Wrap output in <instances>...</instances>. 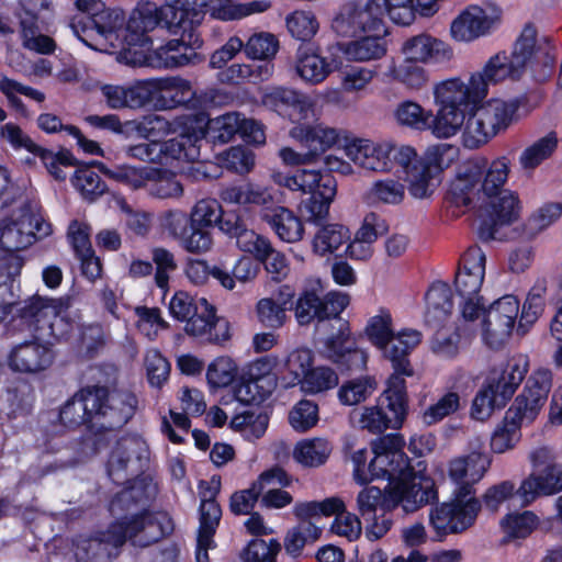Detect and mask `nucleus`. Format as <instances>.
Instances as JSON below:
<instances>
[{
    "label": "nucleus",
    "instance_id": "obj_63",
    "mask_svg": "<svg viewBox=\"0 0 562 562\" xmlns=\"http://www.w3.org/2000/svg\"><path fill=\"white\" fill-rule=\"evenodd\" d=\"M214 318V307L204 297H200V308L186 322L184 331L189 336L207 341Z\"/></svg>",
    "mask_w": 562,
    "mask_h": 562
},
{
    "label": "nucleus",
    "instance_id": "obj_26",
    "mask_svg": "<svg viewBox=\"0 0 562 562\" xmlns=\"http://www.w3.org/2000/svg\"><path fill=\"white\" fill-rule=\"evenodd\" d=\"M293 67L296 76L305 85L318 86L331 74L340 70L342 59L334 49L323 55L312 46H300L295 53Z\"/></svg>",
    "mask_w": 562,
    "mask_h": 562
},
{
    "label": "nucleus",
    "instance_id": "obj_23",
    "mask_svg": "<svg viewBox=\"0 0 562 562\" xmlns=\"http://www.w3.org/2000/svg\"><path fill=\"white\" fill-rule=\"evenodd\" d=\"M400 145L391 140H373L370 138H346L342 145L345 156L355 167L369 172H389L392 169V159Z\"/></svg>",
    "mask_w": 562,
    "mask_h": 562
},
{
    "label": "nucleus",
    "instance_id": "obj_2",
    "mask_svg": "<svg viewBox=\"0 0 562 562\" xmlns=\"http://www.w3.org/2000/svg\"><path fill=\"white\" fill-rule=\"evenodd\" d=\"M172 530L173 522L167 513L145 512L113 522L98 537L79 536L74 541V553L79 562H108L126 540L135 547H147Z\"/></svg>",
    "mask_w": 562,
    "mask_h": 562
},
{
    "label": "nucleus",
    "instance_id": "obj_45",
    "mask_svg": "<svg viewBox=\"0 0 562 562\" xmlns=\"http://www.w3.org/2000/svg\"><path fill=\"white\" fill-rule=\"evenodd\" d=\"M351 234L348 227L338 223L322 225L312 239V251L319 257H327L349 241Z\"/></svg>",
    "mask_w": 562,
    "mask_h": 562
},
{
    "label": "nucleus",
    "instance_id": "obj_15",
    "mask_svg": "<svg viewBox=\"0 0 562 562\" xmlns=\"http://www.w3.org/2000/svg\"><path fill=\"white\" fill-rule=\"evenodd\" d=\"M179 16V11L171 0H165L161 5L150 1L138 3L126 20V47L148 48L153 42L147 33L157 27L176 32Z\"/></svg>",
    "mask_w": 562,
    "mask_h": 562
},
{
    "label": "nucleus",
    "instance_id": "obj_29",
    "mask_svg": "<svg viewBox=\"0 0 562 562\" xmlns=\"http://www.w3.org/2000/svg\"><path fill=\"white\" fill-rule=\"evenodd\" d=\"M395 162L403 168L408 191L415 199H428L441 183V177L417 161V151L409 145H400Z\"/></svg>",
    "mask_w": 562,
    "mask_h": 562
},
{
    "label": "nucleus",
    "instance_id": "obj_17",
    "mask_svg": "<svg viewBox=\"0 0 562 562\" xmlns=\"http://www.w3.org/2000/svg\"><path fill=\"white\" fill-rule=\"evenodd\" d=\"M404 440L402 436L391 434L372 442L374 457L369 463L352 468V476L357 484L367 485L375 479H386L405 468Z\"/></svg>",
    "mask_w": 562,
    "mask_h": 562
},
{
    "label": "nucleus",
    "instance_id": "obj_40",
    "mask_svg": "<svg viewBox=\"0 0 562 562\" xmlns=\"http://www.w3.org/2000/svg\"><path fill=\"white\" fill-rule=\"evenodd\" d=\"M324 288L319 279L306 282L295 305V318L301 325L308 324L314 318H324Z\"/></svg>",
    "mask_w": 562,
    "mask_h": 562
},
{
    "label": "nucleus",
    "instance_id": "obj_1",
    "mask_svg": "<svg viewBox=\"0 0 562 562\" xmlns=\"http://www.w3.org/2000/svg\"><path fill=\"white\" fill-rule=\"evenodd\" d=\"M68 299L36 296L27 308L30 339L14 344L7 357L11 370L20 373H38L50 367L54 360L52 342L47 337H61L67 330L63 323L68 315Z\"/></svg>",
    "mask_w": 562,
    "mask_h": 562
},
{
    "label": "nucleus",
    "instance_id": "obj_55",
    "mask_svg": "<svg viewBox=\"0 0 562 562\" xmlns=\"http://www.w3.org/2000/svg\"><path fill=\"white\" fill-rule=\"evenodd\" d=\"M458 147L450 144H435L425 150L417 161L441 177V172L449 168L458 158Z\"/></svg>",
    "mask_w": 562,
    "mask_h": 562
},
{
    "label": "nucleus",
    "instance_id": "obj_28",
    "mask_svg": "<svg viewBox=\"0 0 562 562\" xmlns=\"http://www.w3.org/2000/svg\"><path fill=\"white\" fill-rule=\"evenodd\" d=\"M485 207L488 220L480 225L479 232L484 239L498 238V228L516 222L522 211V203L516 191L503 190L490 195Z\"/></svg>",
    "mask_w": 562,
    "mask_h": 562
},
{
    "label": "nucleus",
    "instance_id": "obj_21",
    "mask_svg": "<svg viewBox=\"0 0 562 562\" xmlns=\"http://www.w3.org/2000/svg\"><path fill=\"white\" fill-rule=\"evenodd\" d=\"M277 357L267 356L249 362L241 371L237 383L233 386V397L243 404L265 401L277 386L273 369Z\"/></svg>",
    "mask_w": 562,
    "mask_h": 562
},
{
    "label": "nucleus",
    "instance_id": "obj_31",
    "mask_svg": "<svg viewBox=\"0 0 562 562\" xmlns=\"http://www.w3.org/2000/svg\"><path fill=\"white\" fill-rule=\"evenodd\" d=\"M148 459V447L138 436H127L120 439L113 448L109 462L108 474L119 482L123 472H136L142 468L143 461Z\"/></svg>",
    "mask_w": 562,
    "mask_h": 562
},
{
    "label": "nucleus",
    "instance_id": "obj_20",
    "mask_svg": "<svg viewBox=\"0 0 562 562\" xmlns=\"http://www.w3.org/2000/svg\"><path fill=\"white\" fill-rule=\"evenodd\" d=\"M318 103V93L307 94L286 87L268 88L262 94L265 106L296 124H303V121L310 119H318L322 114Z\"/></svg>",
    "mask_w": 562,
    "mask_h": 562
},
{
    "label": "nucleus",
    "instance_id": "obj_18",
    "mask_svg": "<svg viewBox=\"0 0 562 562\" xmlns=\"http://www.w3.org/2000/svg\"><path fill=\"white\" fill-rule=\"evenodd\" d=\"M486 256L480 247H470L462 257V266L457 272L454 285L462 299V322H475L481 304L480 290L485 277Z\"/></svg>",
    "mask_w": 562,
    "mask_h": 562
},
{
    "label": "nucleus",
    "instance_id": "obj_5",
    "mask_svg": "<svg viewBox=\"0 0 562 562\" xmlns=\"http://www.w3.org/2000/svg\"><path fill=\"white\" fill-rule=\"evenodd\" d=\"M333 27L339 35L352 37L351 41L336 46L338 54L341 53L349 61L368 63L386 55L383 20L370 16L355 4L341 8L334 19Z\"/></svg>",
    "mask_w": 562,
    "mask_h": 562
},
{
    "label": "nucleus",
    "instance_id": "obj_41",
    "mask_svg": "<svg viewBox=\"0 0 562 562\" xmlns=\"http://www.w3.org/2000/svg\"><path fill=\"white\" fill-rule=\"evenodd\" d=\"M333 452V443L325 437L304 438L293 448L292 457L304 468L323 465Z\"/></svg>",
    "mask_w": 562,
    "mask_h": 562
},
{
    "label": "nucleus",
    "instance_id": "obj_56",
    "mask_svg": "<svg viewBox=\"0 0 562 562\" xmlns=\"http://www.w3.org/2000/svg\"><path fill=\"white\" fill-rule=\"evenodd\" d=\"M562 216V202H547L533 211L525 224L526 236L533 238Z\"/></svg>",
    "mask_w": 562,
    "mask_h": 562
},
{
    "label": "nucleus",
    "instance_id": "obj_57",
    "mask_svg": "<svg viewBox=\"0 0 562 562\" xmlns=\"http://www.w3.org/2000/svg\"><path fill=\"white\" fill-rule=\"evenodd\" d=\"M286 30L297 41H311L319 30L315 14L310 10H295L285 18Z\"/></svg>",
    "mask_w": 562,
    "mask_h": 562
},
{
    "label": "nucleus",
    "instance_id": "obj_48",
    "mask_svg": "<svg viewBox=\"0 0 562 562\" xmlns=\"http://www.w3.org/2000/svg\"><path fill=\"white\" fill-rule=\"evenodd\" d=\"M221 199L232 204L266 205L273 202L271 190L251 182L232 184L223 189Z\"/></svg>",
    "mask_w": 562,
    "mask_h": 562
},
{
    "label": "nucleus",
    "instance_id": "obj_39",
    "mask_svg": "<svg viewBox=\"0 0 562 562\" xmlns=\"http://www.w3.org/2000/svg\"><path fill=\"white\" fill-rule=\"evenodd\" d=\"M355 5L380 20L387 14L394 23L400 25H411L416 19L414 0H367L364 4Z\"/></svg>",
    "mask_w": 562,
    "mask_h": 562
},
{
    "label": "nucleus",
    "instance_id": "obj_42",
    "mask_svg": "<svg viewBox=\"0 0 562 562\" xmlns=\"http://www.w3.org/2000/svg\"><path fill=\"white\" fill-rule=\"evenodd\" d=\"M405 196V184L401 180L391 177L374 180L364 193L366 201L375 206H396L404 202Z\"/></svg>",
    "mask_w": 562,
    "mask_h": 562
},
{
    "label": "nucleus",
    "instance_id": "obj_49",
    "mask_svg": "<svg viewBox=\"0 0 562 562\" xmlns=\"http://www.w3.org/2000/svg\"><path fill=\"white\" fill-rule=\"evenodd\" d=\"M559 145L555 132H549L526 146L519 155L518 162L524 170L532 171L548 160Z\"/></svg>",
    "mask_w": 562,
    "mask_h": 562
},
{
    "label": "nucleus",
    "instance_id": "obj_11",
    "mask_svg": "<svg viewBox=\"0 0 562 562\" xmlns=\"http://www.w3.org/2000/svg\"><path fill=\"white\" fill-rule=\"evenodd\" d=\"M521 70L508 54L498 53L492 56L481 70L470 76H453L446 79L450 93L454 94V99L462 108L469 103L483 101L488 94L490 85L514 79L520 75Z\"/></svg>",
    "mask_w": 562,
    "mask_h": 562
},
{
    "label": "nucleus",
    "instance_id": "obj_58",
    "mask_svg": "<svg viewBox=\"0 0 562 562\" xmlns=\"http://www.w3.org/2000/svg\"><path fill=\"white\" fill-rule=\"evenodd\" d=\"M218 166L226 168L237 175L249 173L256 164V156L252 150L237 145L224 150L216 156Z\"/></svg>",
    "mask_w": 562,
    "mask_h": 562
},
{
    "label": "nucleus",
    "instance_id": "obj_33",
    "mask_svg": "<svg viewBox=\"0 0 562 562\" xmlns=\"http://www.w3.org/2000/svg\"><path fill=\"white\" fill-rule=\"evenodd\" d=\"M562 492V464L555 463L539 472H531L519 484L520 505L527 507L540 496Z\"/></svg>",
    "mask_w": 562,
    "mask_h": 562
},
{
    "label": "nucleus",
    "instance_id": "obj_8",
    "mask_svg": "<svg viewBox=\"0 0 562 562\" xmlns=\"http://www.w3.org/2000/svg\"><path fill=\"white\" fill-rule=\"evenodd\" d=\"M529 369V359L516 355L495 366L476 393L471 416L480 422L488 419L495 409L503 408L521 384Z\"/></svg>",
    "mask_w": 562,
    "mask_h": 562
},
{
    "label": "nucleus",
    "instance_id": "obj_50",
    "mask_svg": "<svg viewBox=\"0 0 562 562\" xmlns=\"http://www.w3.org/2000/svg\"><path fill=\"white\" fill-rule=\"evenodd\" d=\"M238 371L237 362L228 356H220L213 359L205 372L210 392L215 393L231 386L236 381Z\"/></svg>",
    "mask_w": 562,
    "mask_h": 562
},
{
    "label": "nucleus",
    "instance_id": "obj_6",
    "mask_svg": "<svg viewBox=\"0 0 562 562\" xmlns=\"http://www.w3.org/2000/svg\"><path fill=\"white\" fill-rule=\"evenodd\" d=\"M137 400L127 392L108 393L103 387L78 392L60 411V422L68 427L81 425L97 416L106 419L103 427L124 425L134 415Z\"/></svg>",
    "mask_w": 562,
    "mask_h": 562
},
{
    "label": "nucleus",
    "instance_id": "obj_34",
    "mask_svg": "<svg viewBox=\"0 0 562 562\" xmlns=\"http://www.w3.org/2000/svg\"><path fill=\"white\" fill-rule=\"evenodd\" d=\"M422 333L414 328L394 330V336L382 355L392 363L394 370L392 375H400L404 379V376L414 374L408 355L422 342Z\"/></svg>",
    "mask_w": 562,
    "mask_h": 562
},
{
    "label": "nucleus",
    "instance_id": "obj_61",
    "mask_svg": "<svg viewBox=\"0 0 562 562\" xmlns=\"http://www.w3.org/2000/svg\"><path fill=\"white\" fill-rule=\"evenodd\" d=\"M451 505L453 506L456 533L470 528L474 524L481 508V503L474 495H453Z\"/></svg>",
    "mask_w": 562,
    "mask_h": 562
},
{
    "label": "nucleus",
    "instance_id": "obj_46",
    "mask_svg": "<svg viewBox=\"0 0 562 562\" xmlns=\"http://www.w3.org/2000/svg\"><path fill=\"white\" fill-rule=\"evenodd\" d=\"M393 315L389 308L380 307L366 323L363 333L366 338L382 355L394 336Z\"/></svg>",
    "mask_w": 562,
    "mask_h": 562
},
{
    "label": "nucleus",
    "instance_id": "obj_36",
    "mask_svg": "<svg viewBox=\"0 0 562 562\" xmlns=\"http://www.w3.org/2000/svg\"><path fill=\"white\" fill-rule=\"evenodd\" d=\"M261 216L280 240L294 244L303 239L305 225L303 218L293 210L276 206L263 210Z\"/></svg>",
    "mask_w": 562,
    "mask_h": 562
},
{
    "label": "nucleus",
    "instance_id": "obj_54",
    "mask_svg": "<svg viewBox=\"0 0 562 562\" xmlns=\"http://www.w3.org/2000/svg\"><path fill=\"white\" fill-rule=\"evenodd\" d=\"M99 161L91 165L80 167L76 170L70 181L75 189L86 199L94 200L105 192V183L101 180L99 173L93 170Z\"/></svg>",
    "mask_w": 562,
    "mask_h": 562
},
{
    "label": "nucleus",
    "instance_id": "obj_24",
    "mask_svg": "<svg viewBox=\"0 0 562 562\" xmlns=\"http://www.w3.org/2000/svg\"><path fill=\"white\" fill-rule=\"evenodd\" d=\"M491 464L492 458L481 446L451 458L447 463V476L453 486L452 495H474V486L485 476Z\"/></svg>",
    "mask_w": 562,
    "mask_h": 562
},
{
    "label": "nucleus",
    "instance_id": "obj_30",
    "mask_svg": "<svg viewBox=\"0 0 562 562\" xmlns=\"http://www.w3.org/2000/svg\"><path fill=\"white\" fill-rule=\"evenodd\" d=\"M175 45L173 42H166L157 48H151V45L148 48L126 47L117 53L116 60L127 66L154 69H175L188 66L190 58L170 55Z\"/></svg>",
    "mask_w": 562,
    "mask_h": 562
},
{
    "label": "nucleus",
    "instance_id": "obj_38",
    "mask_svg": "<svg viewBox=\"0 0 562 562\" xmlns=\"http://www.w3.org/2000/svg\"><path fill=\"white\" fill-rule=\"evenodd\" d=\"M271 179L276 184L284 187L290 191H297L302 194H313L319 189H323V183H327V179L335 178L321 170L302 168L291 175L282 171H273Z\"/></svg>",
    "mask_w": 562,
    "mask_h": 562
},
{
    "label": "nucleus",
    "instance_id": "obj_32",
    "mask_svg": "<svg viewBox=\"0 0 562 562\" xmlns=\"http://www.w3.org/2000/svg\"><path fill=\"white\" fill-rule=\"evenodd\" d=\"M289 136L306 149L314 162L339 142L340 133L324 123L295 124L290 128Z\"/></svg>",
    "mask_w": 562,
    "mask_h": 562
},
{
    "label": "nucleus",
    "instance_id": "obj_44",
    "mask_svg": "<svg viewBox=\"0 0 562 562\" xmlns=\"http://www.w3.org/2000/svg\"><path fill=\"white\" fill-rule=\"evenodd\" d=\"M425 319L428 324H440L451 314L453 303L451 291L442 281L434 282L425 295Z\"/></svg>",
    "mask_w": 562,
    "mask_h": 562
},
{
    "label": "nucleus",
    "instance_id": "obj_7",
    "mask_svg": "<svg viewBox=\"0 0 562 562\" xmlns=\"http://www.w3.org/2000/svg\"><path fill=\"white\" fill-rule=\"evenodd\" d=\"M519 103L514 99L492 98L461 108L463 122L458 128L464 147L474 149L486 144L515 121Z\"/></svg>",
    "mask_w": 562,
    "mask_h": 562
},
{
    "label": "nucleus",
    "instance_id": "obj_64",
    "mask_svg": "<svg viewBox=\"0 0 562 562\" xmlns=\"http://www.w3.org/2000/svg\"><path fill=\"white\" fill-rule=\"evenodd\" d=\"M137 330L150 341H154L160 331L168 328V323L157 307L137 306L135 308Z\"/></svg>",
    "mask_w": 562,
    "mask_h": 562
},
{
    "label": "nucleus",
    "instance_id": "obj_9",
    "mask_svg": "<svg viewBox=\"0 0 562 562\" xmlns=\"http://www.w3.org/2000/svg\"><path fill=\"white\" fill-rule=\"evenodd\" d=\"M187 116L178 117L172 122L161 115H149L136 125L138 135L146 139H155L171 133L177 136L166 142H157V164L172 165L175 161H194L200 157V140H193L191 133H183Z\"/></svg>",
    "mask_w": 562,
    "mask_h": 562
},
{
    "label": "nucleus",
    "instance_id": "obj_14",
    "mask_svg": "<svg viewBox=\"0 0 562 562\" xmlns=\"http://www.w3.org/2000/svg\"><path fill=\"white\" fill-rule=\"evenodd\" d=\"M386 479L391 510L400 507L405 514H413L438 498L434 480L414 471L406 456L405 468Z\"/></svg>",
    "mask_w": 562,
    "mask_h": 562
},
{
    "label": "nucleus",
    "instance_id": "obj_35",
    "mask_svg": "<svg viewBox=\"0 0 562 562\" xmlns=\"http://www.w3.org/2000/svg\"><path fill=\"white\" fill-rule=\"evenodd\" d=\"M132 106L140 108L162 92L173 90L191 92L190 82L178 77L148 78L128 85Z\"/></svg>",
    "mask_w": 562,
    "mask_h": 562
},
{
    "label": "nucleus",
    "instance_id": "obj_27",
    "mask_svg": "<svg viewBox=\"0 0 562 562\" xmlns=\"http://www.w3.org/2000/svg\"><path fill=\"white\" fill-rule=\"evenodd\" d=\"M243 124V114L228 112L214 119H207L205 114L199 113L187 115L183 133H191L193 140H202L206 135L214 143L225 144L238 134Z\"/></svg>",
    "mask_w": 562,
    "mask_h": 562
},
{
    "label": "nucleus",
    "instance_id": "obj_47",
    "mask_svg": "<svg viewBox=\"0 0 562 562\" xmlns=\"http://www.w3.org/2000/svg\"><path fill=\"white\" fill-rule=\"evenodd\" d=\"M540 518L531 510L509 512L499 520L504 541L526 539L539 526Z\"/></svg>",
    "mask_w": 562,
    "mask_h": 562
},
{
    "label": "nucleus",
    "instance_id": "obj_43",
    "mask_svg": "<svg viewBox=\"0 0 562 562\" xmlns=\"http://www.w3.org/2000/svg\"><path fill=\"white\" fill-rule=\"evenodd\" d=\"M326 181L327 183H323V189L310 194V198L301 203L303 214L307 222L312 224H319L328 217L330 205L335 200L337 182L335 179H327Z\"/></svg>",
    "mask_w": 562,
    "mask_h": 562
},
{
    "label": "nucleus",
    "instance_id": "obj_4",
    "mask_svg": "<svg viewBox=\"0 0 562 562\" xmlns=\"http://www.w3.org/2000/svg\"><path fill=\"white\" fill-rule=\"evenodd\" d=\"M431 92L436 113L417 101L404 100L393 111L394 121L397 125L413 131H430L439 139L452 138L463 122L461 106L454 94L450 93L447 79L435 82Z\"/></svg>",
    "mask_w": 562,
    "mask_h": 562
},
{
    "label": "nucleus",
    "instance_id": "obj_59",
    "mask_svg": "<svg viewBox=\"0 0 562 562\" xmlns=\"http://www.w3.org/2000/svg\"><path fill=\"white\" fill-rule=\"evenodd\" d=\"M510 172V161L507 157L494 159L485 170L483 180H480V189L484 195H495L505 190L504 186Z\"/></svg>",
    "mask_w": 562,
    "mask_h": 562
},
{
    "label": "nucleus",
    "instance_id": "obj_22",
    "mask_svg": "<svg viewBox=\"0 0 562 562\" xmlns=\"http://www.w3.org/2000/svg\"><path fill=\"white\" fill-rule=\"evenodd\" d=\"M501 21L502 10L496 4H471L453 19L450 35L457 42L470 43L494 32Z\"/></svg>",
    "mask_w": 562,
    "mask_h": 562
},
{
    "label": "nucleus",
    "instance_id": "obj_3",
    "mask_svg": "<svg viewBox=\"0 0 562 562\" xmlns=\"http://www.w3.org/2000/svg\"><path fill=\"white\" fill-rule=\"evenodd\" d=\"M403 58H390L382 72L386 83L397 85L407 92H420L430 85V72L425 65L447 64L453 58L449 43L429 33L406 38L401 45Z\"/></svg>",
    "mask_w": 562,
    "mask_h": 562
},
{
    "label": "nucleus",
    "instance_id": "obj_13",
    "mask_svg": "<svg viewBox=\"0 0 562 562\" xmlns=\"http://www.w3.org/2000/svg\"><path fill=\"white\" fill-rule=\"evenodd\" d=\"M126 18L117 8H104L90 23H83L82 18L74 16L70 27L74 34L89 48L111 53L112 49L126 48L124 35Z\"/></svg>",
    "mask_w": 562,
    "mask_h": 562
},
{
    "label": "nucleus",
    "instance_id": "obj_62",
    "mask_svg": "<svg viewBox=\"0 0 562 562\" xmlns=\"http://www.w3.org/2000/svg\"><path fill=\"white\" fill-rule=\"evenodd\" d=\"M244 53L250 59H272L279 49V41L272 33L259 32L244 43Z\"/></svg>",
    "mask_w": 562,
    "mask_h": 562
},
{
    "label": "nucleus",
    "instance_id": "obj_16",
    "mask_svg": "<svg viewBox=\"0 0 562 562\" xmlns=\"http://www.w3.org/2000/svg\"><path fill=\"white\" fill-rule=\"evenodd\" d=\"M284 371L291 376L289 386L297 385L307 395H316L336 387L338 374L329 367H313V351L295 348L285 358Z\"/></svg>",
    "mask_w": 562,
    "mask_h": 562
},
{
    "label": "nucleus",
    "instance_id": "obj_10",
    "mask_svg": "<svg viewBox=\"0 0 562 562\" xmlns=\"http://www.w3.org/2000/svg\"><path fill=\"white\" fill-rule=\"evenodd\" d=\"M406 414V382L400 375H391L386 382V389L375 404L353 412L351 418L360 428L380 434L389 428L398 429Z\"/></svg>",
    "mask_w": 562,
    "mask_h": 562
},
{
    "label": "nucleus",
    "instance_id": "obj_53",
    "mask_svg": "<svg viewBox=\"0 0 562 562\" xmlns=\"http://www.w3.org/2000/svg\"><path fill=\"white\" fill-rule=\"evenodd\" d=\"M153 173L147 187L150 195L158 199H180L183 195V186L175 172L153 167Z\"/></svg>",
    "mask_w": 562,
    "mask_h": 562
},
{
    "label": "nucleus",
    "instance_id": "obj_25",
    "mask_svg": "<svg viewBox=\"0 0 562 562\" xmlns=\"http://www.w3.org/2000/svg\"><path fill=\"white\" fill-rule=\"evenodd\" d=\"M552 384L553 373L550 369H535L509 408L527 423H533L548 401Z\"/></svg>",
    "mask_w": 562,
    "mask_h": 562
},
{
    "label": "nucleus",
    "instance_id": "obj_51",
    "mask_svg": "<svg viewBox=\"0 0 562 562\" xmlns=\"http://www.w3.org/2000/svg\"><path fill=\"white\" fill-rule=\"evenodd\" d=\"M98 169L114 181L127 187L131 190H138L148 187L153 167H135L131 165L117 166L109 169L103 162L95 164Z\"/></svg>",
    "mask_w": 562,
    "mask_h": 562
},
{
    "label": "nucleus",
    "instance_id": "obj_52",
    "mask_svg": "<svg viewBox=\"0 0 562 562\" xmlns=\"http://www.w3.org/2000/svg\"><path fill=\"white\" fill-rule=\"evenodd\" d=\"M387 488L381 490L376 486L364 485L356 497V507L362 518L374 517L378 510L383 513L392 512L389 504Z\"/></svg>",
    "mask_w": 562,
    "mask_h": 562
},
{
    "label": "nucleus",
    "instance_id": "obj_19",
    "mask_svg": "<svg viewBox=\"0 0 562 562\" xmlns=\"http://www.w3.org/2000/svg\"><path fill=\"white\" fill-rule=\"evenodd\" d=\"M50 225L36 212L31 204H23L4 220L0 228V245L3 249L14 252L31 246L38 236H47Z\"/></svg>",
    "mask_w": 562,
    "mask_h": 562
},
{
    "label": "nucleus",
    "instance_id": "obj_60",
    "mask_svg": "<svg viewBox=\"0 0 562 562\" xmlns=\"http://www.w3.org/2000/svg\"><path fill=\"white\" fill-rule=\"evenodd\" d=\"M376 389L372 376H359L342 383L338 390V398L344 405H357L369 398Z\"/></svg>",
    "mask_w": 562,
    "mask_h": 562
},
{
    "label": "nucleus",
    "instance_id": "obj_12",
    "mask_svg": "<svg viewBox=\"0 0 562 562\" xmlns=\"http://www.w3.org/2000/svg\"><path fill=\"white\" fill-rule=\"evenodd\" d=\"M520 311L515 295L507 294L494 301L487 310L479 306L475 322H463L460 329L468 335H480L491 348H498L510 336Z\"/></svg>",
    "mask_w": 562,
    "mask_h": 562
},
{
    "label": "nucleus",
    "instance_id": "obj_37",
    "mask_svg": "<svg viewBox=\"0 0 562 562\" xmlns=\"http://www.w3.org/2000/svg\"><path fill=\"white\" fill-rule=\"evenodd\" d=\"M510 408L503 420L495 427L490 439V449L494 454H503L515 449L521 439V427L530 425Z\"/></svg>",
    "mask_w": 562,
    "mask_h": 562
}]
</instances>
